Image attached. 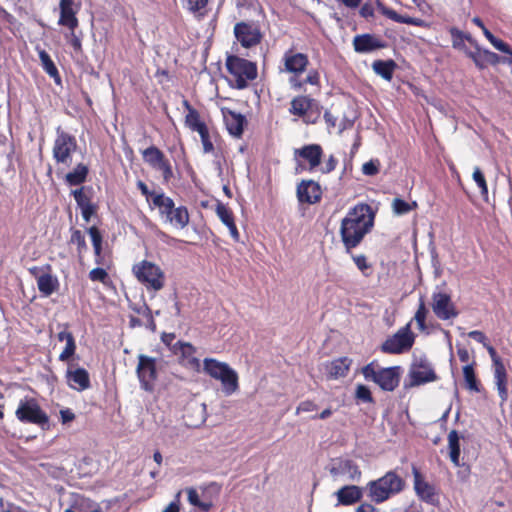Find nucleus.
Masks as SVG:
<instances>
[{"instance_id":"6ab92c4d","label":"nucleus","mask_w":512,"mask_h":512,"mask_svg":"<svg viewBox=\"0 0 512 512\" xmlns=\"http://www.w3.org/2000/svg\"><path fill=\"white\" fill-rule=\"evenodd\" d=\"M410 387L420 386L437 379V375L427 360L414 363L409 371Z\"/></svg>"},{"instance_id":"4d7b16f0","label":"nucleus","mask_w":512,"mask_h":512,"mask_svg":"<svg viewBox=\"0 0 512 512\" xmlns=\"http://www.w3.org/2000/svg\"><path fill=\"white\" fill-rule=\"evenodd\" d=\"M87 232L91 238L93 247H103V235L95 225L89 227Z\"/></svg>"},{"instance_id":"393cba45","label":"nucleus","mask_w":512,"mask_h":512,"mask_svg":"<svg viewBox=\"0 0 512 512\" xmlns=\"http://www.w3.org/2000/svg\"><path fill=\"white\" fill-rule=\"evenodd\" d=\"M65 377L68 386L78 392L85 391L91 387L90 375L83 367H68Z\"/></svg>"},{"instance_id":"de8ad7c7","label":"nucleus","mask_w":512,"mask_h":512,"mask_svg":"<svg viewBox=\"0 0 512 512\" xmlns=\"http://www.w3.org/2000/svg\"><path fill=\"white\" fill-rule=\"evenodd\" d=\"M485 37L495 49L512 56V48L509 44L495 37L490 31H485Z\"/></svg>"},{"instance_id":"0e129e2a","label":"nucleus","mask_w":512,"mask_h":512,"mask_svg":"<svg viewBox=\"0 0 512 512\" xmlns=\"http://www.w3.org/2000/svg\"><path fill=\"white\" fill-rule=\"evenodd\" d=\"M450 34L453 38V47H458L461 45V42L463 41L465 35L462 31L458 30L457 28H451Z\"/></svg>"},{"instance_id":"412c9836","label":"nucleus","mask_w":512,"mask_h":512,"mask_svg":"<svg viewBox=\"0 0 512 512\" xmlns=\"http://www.w3.org/2000/svg\"><path fill=\"white\" fill-rule=\"evenodd\" d=\"M47 272L39 274L40 269L38 267H33L30 269V273L37 280V287L41 294L44 296H50L59 288L58 278L51 274V266H45Z\"/></svg>"},{"instance_id":"9b49d317","label":"nucleus","mask_w":512,"mask_h":512,"mask_svg":"<svg viewBox=\"0 0 512 512\" xmlns=\"http://www.w3.org/2000/svg\"><path fill=\"white\" fill-rule=\"evenodd\" d=\"M415 335L411 331L410 323L401 327L396 333L389 336L380 346L385 354L398 355L408 352L414 345Z\"/></svg>"},{"instance_id":"5fc2aeb1","label":"nucleus","mask_w":512,"mask_h":512,"mask_svg":"<svg viewBox=\"0 0 512 512\" xmlns=\"http://www.w3.org/2000/svg\"><path fill=\"white\" fill-rule=\"evenodd\" d=\"M356 398L366 403H374V399L370 389L365 385H358L356 388Z\"/></svg>"},{"instance_id":"4468645a","label":"nucleus","mask_w":512,"mask_h":512,"mask_svg":"<svg viewBox=\"0 0 512 512\" xmlns=\"http://www.w3.org/2000/svg\"><path fill=\"white\" fill-rule=\"evenodd\" d=\"M431 300V308L438 319L445 321L459 315L450 293L437 289L432 293Z\"/></svg>"},{"instance_id":"774afa93","label":"nucleus","mask_w":512,"mask_h":512,"mask_svg":"<svg viewBox=\"0 0 512 512\" xmlns=\"http://www.w3.org/2000/svg\"><path fill=\"white\" fill-rule=\"evenodd\" d=\"M60 416L63 424L71 422L75 419V414L69 408L60 410Z\"/></svg>"},{"instance_id":"39448f33","label":"nucleus","mask_w":512,"mask_h":512,"mask_svg":"<svg viewBox=\"0 0 512 512\" xmlns=\"http://www.w3.org/2000/svg\"><path fill=\"white\" fill-rule=\"evenodd\" d=\"M132 274L147 291L158 292L165 287V272L152 261L144 259L135 263L132 266Z\"/></svg>"},{"instance_id":"f03ea898","label":"nucleus","mask_w":512,"mask_h":512,"mask_svg":"<svg viewBox=\"0 0 512 512\" xmlns=\"http://www.w3.org/2000/svg\"><path fill=\"white\" fill-rule=\"evenodd\" d=\"M282 61L284 65V71L293 74L289 80L293 89L301 90L306 84L320 87V73L317 69H310L303 80L297 79L299 75L307 70L309 65V57L307 54L297 52L291 48L284 53Z\"/></svg>"},{"instance_id":"69168bd1","label":"nucleus","mask_w":512,"mask_h":512,"mask_svg":"<svg viewBox=\"0 0 512 512\" xmlns=\"http://www.w3.org/2000/svg\"><path fill=\"white\" fill-rule=\"evenodd\" d=\"M70 45L76 52L82 50L81 39L75 34V30L73 32L70 31Z\"/></svg>"},{"instance_id":"7c9ffc66","label":"nucleus","mask_w":512,"mask_h":512,"mask_svg":"<svg viewBox=\"0 0 512 512\" xmlns=\"http://www.w3.org/2000/svg\"><path fill=\"white\" fill-rule=\"evenodd\" d=\"M89 175V167L83 162L78 163L64 176V182L68 186H83Z\"/></svg>"},{"instance_id":"6e6d98bb","label":"nucleus","mask_w":512,"mask_h":512,"mask_svg":"<svg viewBox=\"0 0 512 512\" xmlns=\"http://www.w3.org/2000/svg\"><path fill=\"white\" fill-rule=\"evenodd\" d=\"M380 161L378 159H372L362 166V172L366 176H374L379 173Z\"/></svg>"},{"instance_id":"f704fd0d","label":"nucleus","mask_w":512,"mask_h":512,"mask_svg":"<svg viewBox=\"0 0 512 512\" xmlns=\"http://www.w3.org/2000/svg\"><path fill=\"white\" fill-rule=\"evenodd\" d=\"M476 362L473 361L471 364H467L463 367V377L465 381V387L467 390L479 393L482 390L481 382L478 380L475 372Z\"/></svg>"},{"instance_id":"052dcab7","label":"nucleus","mask_w":512,"mask_h":512,"mask_svg":"<svg viewBox=\"0 0 512 512\" xmlns=\"http://www.w3.org/2000/svg\"><path fill=\"white\" fill-rule=\"evenodd\" d=\"M80 209H81L83 219L86 222H89L91 220L92 216H94L97 213L98 205L95 203H91L90 205H86Z\"/></svg>"},{"instance_id":"e2e57ef3","label":"nucleus","mask_w":512,"mask_h":512,"mask_svg":"<svg viewBox=\"0 0 512 512\" xmlns=\"http://www.w3.org/2000/svg\"><path fill=\"white\" fill-rule=\"evenodd\" d=\"M318 409V406L311 400H305L299 404L296 413L300 412H313Z\"/></svg>"},{"instance_id":"c85d7f7f","label":"nucleus","mask_w":512,"mask_h":512,"mask_svg":"<svg viewBox=\"0 0 512 512\" xmlns=\"http://www.w3.org/2000/svg\"><path fill=\"white\" fill-rule=\"evenodd\" d=\"M339 505L350 506L362 499V488L356 485H346L336 492Z\"/></svg>"},{"instance_id":"58836bf2","label":"nucleus","mask_w":512,"mask_h":512,"mask_svg":"<svg viewBox=\"0 0 512 512\" xmlns=\"http://www.w3.org/2000/svg\"><path fill=\"white\" fill-rule=\"evenodd\" d=\"M456 430H451L448 434L449 457L455 466L460 465V442Z\"/></svg>"},{"instance_id":"a211bd4d","label":"nucleus","mask_w":512,"mask_h":512,"mask_svg":"<svg viewBox=\"0 0 512 512\" xmlns=\"http://www.w3.org/2000/svg\"><path fill=\"white\" fill-rule=\"evenodd\" d=\"M173 355L177 356L178 363L188 369L199 372L201 369L200 360L195 356L196 347L189 342L177 341V347L173 350Z\"/></svg>"},{"instance_id":"20e7f679","label":"nucleus","mask_w":512,"mask_h":512,"mask_svg":"<svg viewBox=\"0 0 512 512\" xmlns=\"http://www.w3.org/2000/svg\"><path fill=\"white\" fill-rule=\"evenodd\" d=\"M294 157L298 161V165L309 172L319 171L322 174H329L338 165V159L333 154L329 155L321 165L324 151L320 144H306L295 149Z\"/></svg>"},{"instance_id":"7ed1b4c3","label":"nucleus","mask_w":512,"mask_h":512,"mask_svg":"<svg viewBox=\"0 0 512 512\" xmlns=\"http://www.w3.org/2000/svg\"><path fill=\"white\" fill-rule=\"evenodd\" d=\"M405 488V479L398 474L397 470H389L382 477L369 481L365 490L371 502L381 504L400 494Z\"/></svg>"},{"instance_id":"9d476101","label":"nucleus","mask_w":512,"mask_h":512,"mask_svg":"<svg viewBox=\"0 0 512 512\" xmlns=\"http://www.w3.org/2000/svg\"><path fill=\"white\" fill-rule=\"evenodd\" d=\"M15 415L22 423L35 424L42 429L49 427V417L35 398L20 400Z\"/></svg>"},{"instance_id":"0eeeda50","label":"nucleus","mask_w":512,"mask_h":512,"mask_svg":"<svg viewBox=\"0 0 512 512\" xmlns=\"http://www.w3.org/2000/svg\"><path fill=\"white\" fill-rule=\"evenodd\" d=\"M361 373L367 381H372L382 390L391 392L399 386L401 368L399 366L379 368L376 361H372L361 369Z\"/></svg>"},{"instance_id":"37998d69","label":"nucleus","mask_w":512,"mask_h":512,"mask_svg":"<svg viewBox=\"0 0 512 512\" xmlns=\"http://www.w3.org/2000/svg\"><path fill=\"white\" fill-rule=\"evenodd\" d=\"M64 512H102L99 504L88 499L81 498Z\"/></svg>"},{"instance_id":"cd10ccee","label":"nucleus","mask_w":512,"mask_h":512,"mask_svg":"<svg viewBox=\"0 0 512 512\" xmlns=\"http://www.w3.org/2000/svg\"><path fill=\"white\" fill-rule=\"evenodd\" d=\"M68 327V324H64V329L57 334L58 341H65V347L58 357L61 362H68L75 355L77 349L74 335L68 330Z\"/></svg>"},{"instance_id":"bf43d9fd","label":"nucleus","mask_w":512,"mask_h":512,"mask_svg":"<svg viewBox=\"0 0 512 512\" xmlns=\"http://www.w3.org/2000/svg\"><path fill=\"white\" fill-rule=\"evenodd\" d=\"M137 188L140 190L141 194L145 196L146 200L150 203H152V199L155 195H159L160 192L151 191L147 184L143 182L142 180L137 181Z\"/></svg>"},{"instance_id":"5701e85b","label":"nucleus","mask_w":512,"mask_h":512,"mask_svg":"<svg viewBox=\"0 0 512 512\" xmlns=\"http://www.w3.org/2000/svg\"><path fill=\"white\" fill-rule=\"evenodd\" d=\"M297 197L299 202L316 204L322 198V189L314 180H302L297 186Z\"/></svg>"},{"instance_id":"2f4dec72","label":"nucleus","mask_w":512,"mask_h":512,"mask_svg":"<svg viewBox=\"0 0 512 512\" xmlns=\"http://www.w3.org/2000/svg\"><path fill=\"white\" fill-rule=\"evenodd\" d=\"M150 207L158 208L160 216L167 220L176 206L171 197L167 196L164 192H160L159 195L153 197Z\"/></svg>"},{"instance_id":"ddd939ff","label":"nucleus","mask_w":512,"mask_h":512,"mask_svg":"<svg viewBox=\"0 0 512 512\" xmlns=\"http://www.w3.org/2000/svg\"><path fill=\"white\" fill-rule=\"evenodd\" d=\"M234 36L244 48L259 45L263 39L260 24L257 21H240L234 25Z\"/></svg>"},{"instance_id":"6e6552de","label":"nucleus","mask_w":512,"mask_h":512,"mask_svg":"<svg viewBox=\"0 0 512 512\" xmlns=\"http://www.w3.org/2000/svg\"><path fill=\"white\" fill-rule=\"evenodd\" d=\"M226 69L233 77L234 87L242 90L248 87L250 81L257 78V65L245 58L236 55H228L226 58Z\"/></svg>"},{"instance_id":"a878e982","label":"nucleus","mask_w":512,"mask_h":512,"mask_svg":"<svg viewBox=\"0 0 512 512\" xmlns=\"http://www.w3.org/2000/svg\"><path fill=\"white\" fill-rule=\"evenodd\" d=\"M386 46V42L380 37L369 33L356 35L353 39V47L357 53H370Z\"/></svg>"},{"instance_id":"13d9d810","label":"nucleus","mask_w":512,"mask_h":512,"mask_svg":"<svg viewBox=\"0 0 512 512\" xmlns=\"http://www.w3.org/2000/svg\"><path fill=\"white\" fill-rule=\"evenodd\" d=\"M142 311H143V318L145 319V325L147 328L151 329L152 331H155L156 329V322L154 320L152 311L150 307L147 304L142 305Z\"/></svg>"},{"instance_id":"8fccbe9b","label":"nucleus","mask_w":512,"mask_h":512,"mask_svg":"<svg viewBox=\"0 0 512 512\" xmlns=\"http://www.w3.org/2000/svg\"><path fill=\"white\" fill-rule=\"evenodd\" d=\"M473 180L477 184L480 189V193L482 196L488 195V185L485 179V176L479 167H475L473 171Z\"/></svg>"},{"instance_id":"72a5a7b5","label":"nucleus","mask_w":512,"mask_h":512,"mask_svg":"<svg viewBox=\"0 0 512 512\" xmlns=\"http://www.w3.org/2000/svg\"><path fill=\"white\" fill-rule=\"evenodd\" d=\"M166 222L177 229H184L190 222V214L187 207L184 205L175 207Z\"/></svg>"},{"instance_id":"b1692460","label":"nucleus","mask_w":512,"mask_h":512,"mask_svg":"<svg viewBox=\"0 0 512 512\" xmlns=\"http://www.w3.org/2000/svg\"><path fill=\"white\" fill-rule=\"evenodd\" d=\"M221 112L229 134L240 138L243 135L244 127L247 125L246 117L226 107L222 108Z\"/></svg>"},{"instance_id":"2eb2a0df","label":"nucleus","mask_w":512,"mask_h":512,"mask_svg":"<svg viewBox=\"0 0 512 512\" xmlns=\"http://www.w3.org/2000/svg\"><path fill=\"white\" fill-rule=\"evenodd\" d=\"M142 157L145 163L162 173L165 183H168L174 177L169 159L158 147L152 145L146 148L142 151Z\"/></svg>"},{"instance_id":"603ef678","label":"nucleus","mask_w":512,"mask_h":512,"mask_svg":"<svg viewBox=\"0 0 512 512\" xmlns=\"http://www.w3.org/2000/svg\"><path fill=\"white\" fill-rule=\"evenodd\" d=\"M468 336L475 341L481 343L487 350L490 355V351L495 350V348L489 343L487 336L480 330H473L468 333Z\"/></svg>"},{"instance_id":"473e14b6","label":"nucleus","mask_w":512,"mask_h":512,"mask_svg":"<svg viewBox=\"0 0 512 512\" xmlns=\"http://www.w3.org/2000/svg\"><path fill=\"white\" fill-rule=\"evenodd\" d=\"M352 360L348 357H340L333 360L328 366L327 370L331 378L337 379L345 377L350 369Z\"/></svg>"},{"instance_id":"338daca9","label":"nucleus","mask_w":512,"mask_h":512,"mask_svg":"<svg viewBox=\"0 0 512 512\" xmlns=\"http://www.w3.org/2000/svg\"><path fill=\"white\" fill-rule=\"evenodd\" d=\"M483 55H484L485 60L492 65H496L500 61L499 55L495 52L485 50L483 52Z\"/></svg>"},{"instance_id":"a19ab883","label":"nucleus","mask_w":512,"mask_h":512,"mask_svg":"<svg viewBox=\"0 0 512 512\" xmlns=\"http://www.w3.org/2000/svg\"><path fill=\"white\" fill-rule=\"evenodd\" d=\"M183 107L187 111L184 117V125L190 129L198 123L204 121L200 115V112L193 107L187 99L182 101Z\"/></svg>"},{"instance_id":"864d4df0","label":"nucleus","mask_w":512,"mask_h":512,"mask_svg":"<svg viewBox=\"0 0 512 512\" xmlns=\"http://www.w3.org/2000/svg\"><path fill=\"white\" fill-rule=\"evenodd\" d=\"M203 152L206 154L213 153L214 152V144L212 141V135L210 132V129L208 128L203 133L199 134Z\"/></svg>"},{"instance_id":"4c0bfd02","label":"nucleus","mask_w":512,"mask_h":512,"mask_svg":"<svg viewBox=\"0 0 512 512\" xmlns=\"http://www.w3.org/2000/svg\"><path fill=\"white\" fill-rule=\"evenodd\" d=\"M183 8L197 18H203L207 14L206 7L209 0H181Z\"/></svg>"},{"instance_id":"dca6fc26","label":"nucleus","mask_w":512,"mask_h":512,"mask_svg":"<svg viewBox=\"0 0 512 512\" xmlns=\"http://www.w3.org/2000/svg\"><path fill=\"white\" fill-rule=\"evenodd\" d=\"M411 470L413 475V487L417 497L427 504L438 506L440 501L436 487L425 480L424 475L417 466L412 465Z\"/></svg>"},{"instance_id":"f257e3e1","label":"nucleus","mask_w":512,"mask_h":512,"mask_svg":"<svg viewBox=\"0 0 512 512\" xmlns=\"http://www.w3.org/2000/svg\"><path fill=\"white\" fill-rule=\"evenodd\" d=\"M374 224V214L368 204L361 203L351 208L342 219L340 236L346 253L358 247Z\"/></svg>"},{"instance_id":"3c124183","label":"nucleus","mask_w":512,"mask_h":512,"mask_svg":"<svg viewBox=\"0 0 512 512\" xmlns=\"http://www.w3.org/2000/svg\"><path fill=\"white\" fill-rule=\"evenodd\" d=\"M392 208L395 214L404 215L409 213L413 206L401 198H395L392 202Z\"/></svg>"},{"instance_id":"49530a36","label":"nucleus","mask_w":512,"mask_h":512,"mask_svg":"<svg viewBox=\"0 0 512 512\" xmlns=\"http://www.w3.org/2000/svg\"><path fill=\"white\" fill-rule=\"evenodd\" d=\"M428 314V310L426 308V304L423 300V298H420V302L418 305V309L415 313L414 319L418 325V329L420 331H424L426 329V317Z\"/></svg>"},{"instance_id":"c9c22d12","label":"nucleus","mask_w":512,"mask_h":512,"mask_svg":"<svg viewBox=\"0 0 512 512\" xmlns=\"http://www.w3.org/2000/svg\"><path fill=\"white\" fill-rule=\"evenodd\" d=\"M397 64L394 60H375L372 63L373 71L383 79L390 81L393 78Z\"/></svg>"},{"instance_id":"680f3d73","label":"nucleus","mask_w":512,"mask_h":512,"mask_svg":"<svg viewBox=\"0 0 512 512\" xmlns=\"http://www.w3.org/2000/svg\"><path fill=\"white\" fill-rule=\"evenodd\" d=\"M176 339V335L174 333H163L161 336V341L168 347L171 353L177 347V342H174Z\"/></svg>"},{"instance_id":"4be33fe9","label":"nucleus","mask_w":512,"mask_h":512,"mask_svg":"<svg viewBox=\"0 0 512 512\" xmlns=\"http://www.w3.org/2000/svg\"><path fill=\"white\" fill-rule=\"evenodd\" d=\"M60 15L58 25L66 27L73 32L79 26L77 18L78 8L75 6L74 0H60Z\"/></svg>"},{"instance_id":"c03bdc74","label":"nucleus","mask_w":512,"mask_h":512,"mask_svg":"<svg viewBox=\"0 0 512 512\" xmlns=\"http://www.w3.org/2000/svg\"><path fill=\"white\" fill-rule=\"evenodd\" d=\"M73 195L77 206L82 208L86 205H90L92 202V188L81 186L71 192Z\"/></svg>"},{"instance_id":"a18cd8bd","label":"nucleus","mask_w":512,"mask_h":512,"mask_svg":"<svg viewBox=\"0 0 512 512\" xmlns=\"http://www.w3.org/2000/svg\"><path fill=\"white\" fill-rule=\"evenodd\" d=\"M187 496H188V501L190 502V504L200 508L204 512H208L213 507V503L211 500H209V501L200 500L199 495L194 488H189L187 490Z\"/></svg>"},{"instance_id":"bb28decb","label":"nucleus","mask_w":512,"mask_h":512,"mask_svg":"<svg viewBox=\"0 0 512 512\" xmlns=\"http://www.w3.org/2000/svg\"><path fill=\"white\" fill-rule=\"evenodd\" d=\"M377 10L385 17L402 24L413 25L416 27H423L425 21L421 18L410 17L407 15H400L392 8L387 7L380 1H377Z\"/></svg>"},{"instance_id":"79ce46f5","label":"nucleus","mask_w":512,"mask_h":512,"mask_svg":"<svg viewBox=\"0 0 512 512\" xmlns=\"http://www.w3.org/2000/svg\"><path fill=\"white\" fill-rule=\"evenodd\" d=\"M351 258L361 274L369 278L373 275V264L369 261L368 257L364 254H351Z\"/></svg>"},{"instance_id":"f3484780","label":"nucleus","mask_w":512,"mask_h":512,"mask_svg":"<svg viewBox=\"0 0 512 512\" xmlns=\"http://www.w3.org/2000/svg\"><path fill=\"white\" fill-rule=\"evenodd\" d=\"M490 358L493 365L494 384L496 386L498 396L501 400V404H504L509 398L508 373L502 359L499 357L496 350L491 349Z\"/></svg>"},{"instance_id":"aec40b11","label":"nucleus","mask_w":512,"mask_h":512,"mask_svg":"<svg viewBox=\"0 0 512 512\" xmlns=\"http://www.w3.org/2000/svg\"><path fill=\"white\" fill-rule=\"evenodd\" d=\"M314 106H317L315 99L307 95H298L291 100L289 112L302 118L305 123H314L315 121L310 119Z\"/></svg>"},{"instance_id":"ea45409f","label":"nucleus","mask_w":512,"mask_h":512,"mask_svg":"<svg viewBox=\"0 0 512 512\" xmlns=\"http://www.w3.org/2000/svg\"><path fill=\"white\" fill-rule=\"evenodd\" d=\"M39 59L41 61V65L43 70L56 82L60 81L59 71L51 59L50 55L45 50L38 51Z\"/></svg>"},{"instance_id":"f8f14e48","label":"nucleus","mask_w":512,"mask_h":512,"mask_svg":"<svg viewBox=\"0 0 512 512\" xmlns=\"http://www.w3.org/2000/svg\"><path fill=\"white\" fill-rule=\"evenodd\" d=\"M136 375L142 390L152 393L158 379L157 359L145 354L138 355Z\"/></svg>"},{"instance_id":"1a4fd4ad","label":"nucleus","mask_w":512,"mask_h":512,"mask_svg":"<svg viewBox=\"0 0 512 512\" xmlns=\"http://www.w3.org/2000/svg\"><path fill=\"white\" fill-rule=\"evenodd\" d=\"M77 148L76 137L58 127L52 148L55 164L69 167L72 164V157Z\"/></svg>"},{"instance_id":"09e8293b","label":"nucleus","mask_w":512,"mask_h":512,"mask_svg":"<svg viewBox=\"0 0 512 512\" xmlns=\"http://www.w3.org/2000/svg\"><path fill=\"white\" fill-rule=\"evenodd\" d=\"M89 279L93 282H100L108 285L111 282L108 272L101 267H96L89 272Z\"/></svg>"},{"instance_id":"e433bc0d","label":"nucleus","mask_w":512,"mask_h":512,"mask_svg":"<svg viewBox=\"0 0 512 512\" xmlns=\"http://www.w3.org/2000/svg\"><path fill=\"white\" fill-rule=\"evenodd\" d=\"M70 233L69 244L76 246L77 257L81 260L88 250L85 235L81 230L73 227L70 229Z\"/></svg>"},{"instance_id":"c756f323","label":"nucleus","mask_w":512,"mask_h":512,"mask_svg":"<svg viewBox=\"0 0 512 512\" xmlns=\"http://www.w3.org/2000/svg\"><path fill=\"white\" fill-rule=\"evenodd\" d=\"M216 214L220 218L222 223L225 224L229 229L231 237L236 242H238L240 239V234L235 224L233 211L227 205L218 202L216 206Z\"/></svg>"},{"instance_id":"423d86ee","label":"nucleus","mask_w":512,"mask_h":512,"mask_svg":"<svg viewBox=\"0 0 512 512\" xmlns=\"http://www.w3.org/2000/svg\"><path fill=\"white\" fill-rule=\"evenodd\" d=\"M203 371L211 378L221 382L223 392L226 395H231L239 389L238 374L227 363L214 358H205L203 360Z\"/></svg>"}]
</instances>
